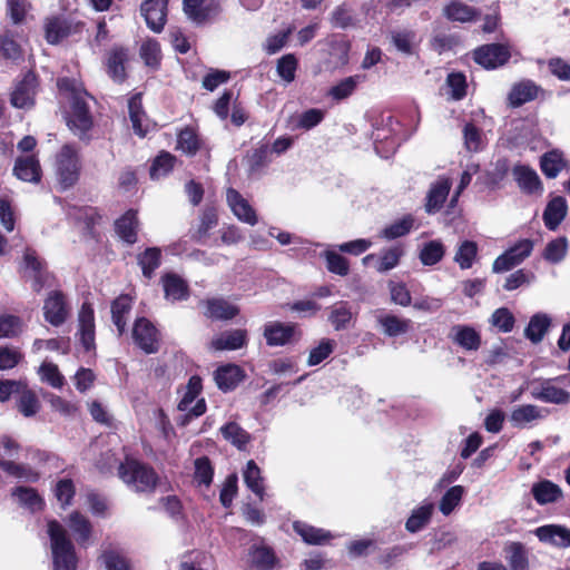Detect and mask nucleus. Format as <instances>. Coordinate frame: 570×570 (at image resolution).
Wrapping results in <instances>:
<instances>
[{
    "label": "nucleus",
    "instance_id": "obj_1",
    "mask_svg": "<svg viewBox=\"0 0 570 570\" xmlns=\"http://www.w3.org/2000/svg\"><path fill=\"white\" fill-rule=\"evenodd\" d=\"M58 87L72 91L71 111L68 117V126L80 139L88 138V131L92 128V117L89 111L86 98L88 95L75 87L73 81L68 78L58 80Z\"/></svg>",
    "mask_w": 570,
    "mask_h": 570
},
{
    "label": "nucleus",
    "instance_id": "obj_2",
    "mask_svg": "<svg viewBox=\"0 0 570 570\" xmlns=\"http://www.w3.org/2000/svg\"><path fill=\"white\" fill-rule=\"evenodd\" d=\"M118 475L136 492H150L158 482L157 473L153 468L130 458L119 464Z\"/></svg>",
    "mask_w": 570,
    "mask_h": 570
},
{
    "label": "nucleus",
    "instance_id": "obj_3",
    "mask_svg": "<svg viewBox=\"0 0 570 570\" xmlns=\"http://www.w3.org/2000/svg\"><path fill=\"white\" fill-rule=\"evenodd\" d=\"M48 533L51 540L53 570H76L77 559L73 546L63 527L57 521H50Z\"/></svg>",
    "mask_w": 570,
    "mask_h": 570
},
{
    "label": "nucleus",
    "instance_id": "obj_4",
    "mask_svg": "<svg viewBox=\"0 0 570 570\" xmlns=\"http://www.w3.org/2000/svg\"><path fill=\"white\" fill-rule=\"evenodd\" d=\"M78 150L71 145H63L56 157V176L62 189L72 187L80 176Z\"/></svg>",
    "mask_w": 570,
    "mask_h": 570
},
{
    "label": "nucleus",
    "instance_id": "obj_5",
    "mask_svg": "<svg viewBox=\"0 0 570 570\" xmlns=\"http://www.w3.org/2000/svg\"><path fill=\"white\" fill-rule=\"evenodd\" d=\"M202 390V379L197 375L191 376L177 405L178 411L183 413L179 419L181 425H186L190 419L198 417L206 412L205 399L198 397Z\"/></svg>",
    "mask_w": 570,
    "mask_h": 570
},
{
    "label": "nucleus",
    "instance_id": "obj_6",
    "mask_svg": "<svg viewBox=\"0 0 570 570\" xmlns=\"http://www.w3.org/2000/svg\"><path fill=\"white\" fill-rule=\"evenodd\" d=\"M533 246L534 243L531 239H520L495 258L492 264L493 273H504L520 265L531 255Z\"/></svg>",
    "mask_w": 570,
    "mask_h": 570
},
{
    "label": "nucleus",
    "instance_id": "obj_7",
    "mask_svg": "<svg viewBox=\"0 0 570 570\" xmlns=\"http://www.w3.org/2000/svg\"><path fill=\"white\" fill-rule=\"evenodd\" d=\"M38 91V80L33 72H27L18 80L10 95V102L16 108L30 109L35 105Z\"/></svg>",
    "mask_w": 570,
    "mask_h": 570
},
{
    "label": "nucleus",
    "instance_id": "obj_8",
    "mask_svg": "<svg viewBox=\"0 0 570 570\" xmlns=\"http://www.w3.org/2000/svg\"><path fill=\"white\" fill-rule=\"evenodd\" d=\"M263 335L268 346H283L298 338L301 332L295 324L268 322L264 325Z\"/></svg>",
    "mask_w": 570,
    "mask_h": 570
},
{
    "label": "nucleus",
    "instance_id": "obj_9",
    "mask_svg": "<svg viewBox=\"0 0 570 570\" xmlns=\"http://www.w3.org/2000/svg\"><path fill=\"white\" fill-rule=\"evenodd\" d=\"M45 320L52 326L62 325L70 313L65 295L59 291L50 292L43 303Z\"/></svg>",
    "mask_w": 570,
    "mask_h": 570
},
{
    "label": "nucleus",
    "instance_id": "obj_10",
    "mask_svg": "<svg viewBox=\"0 0 570 570\" xmlns=\"http://www.w3.org/2000/svg\"><path fill=\"white\" fill-rule=\"evenodd\" d=\"M560 379L539 380L533 382L531 395L535 400L552 404H566L570 400L569 393L556 383Z\"/></svg>",
    "mask_w": 570,
    "mask_h": 570
},
{
    "label": "nucleus",
    "instance_id": "obj_11",
    "mask_svg": "<svg viewBox=\"0 0 570 570\" xmlns=\"http://www.w3.org/2000/svg\"><path fill=\"white\" fill-rule=\"evenodd\" d=\"M132 338L137 346L145 353L151 354L158 351L159 337L157 328L147 318L141 317L135 322Z\"/></svg>",
    "mask_w": 570,
    "mask_h": 570
},
{
    "label": "nucleus",
    "instance_id": "obj_12",
    "mask_svg": "<svg viewBox=\"0 0 570 570\" xmlns=\"http://www.w3.org/2000/svg\"><path fill=\"white\" fill-rule=\"evenodd\" d=\"M183 9L189 20L203 24L219 12V0H184Z\"/></svg>",
    "mask_w": 570,
    "mask_h": 570
},
{
    "label": "nucleus",
    "instance_id": "obj_13",
    "mask_svg": "<svg viewBox=\"0 0 570 570\" xmlns=\"http://www.w3.org/2000/svg\"><path fill=\"white\" fill-rule=\"evenodd\" d=\"M510 58V50L501 43L484 45L474 51V60L487 69L504 65Z\"/></svg>",
    "mask_w": 570,
    "mask_h": 570
},
{
    "label": "nucleus",
    "instance_id": "obj_14",
    "mask_svg": "<svg viewBox=\"0 0 570 570\" xmlns=\"http://www.w3.org/2000/svg\"><path fill=\"white\" fill-rule=\"evenodd\" d=\"M168 0H145L140 11L147 26L154 32H160L164 29L167 17Z\"/></svg>",
    "mask_w": 570,
    "mask_h": 570
},
{
    "label": "nucleus",
    "instance_id": "obj_15",
    "mask_svg": "<svg viewBox=\"0 0 570 570\" xmlns=\"http://www.w3.org/2000/svg\"><path fill=\"white\" fill-rule=\"evenodd\" d=\"M548 411L534 404H522L512 409L509 421L512 426L525 429L547 416Z\"/></svg>",
    "mask_w": 570,
    "mask_h": 570
},
{
    "label": "nucleus",
    "instance_id": "obj_16",
    "mask_svg": "<svg viewBox=\"0 0 570 570\" xmlns=\"http://www.w3.org/2000/svg\"><path fill=\"white\" fill-rule=\"evenodd\" d=\"M78 334L82 346L87 351L95 348V316L90 304H82L78 315Z\"/></svg>",
    "mask_w": 570,
    "mask_h": 570
},
{
    "label": "nucleus",
    "instance_id": "obj_17",
    "mask_svg": "<svg viewBox=\"0 0 570 570\" xmlns=\"http://www.w3.org/2000/svg\"><path fill=\"white\" fill-rule=\"evenodd\" d=\"M538 539L558 548H570V529L560 524H547L534 530Z\"/></svg>",
    "mask_w": 570,
    "mask_h": 570
},
{
    "label": "nucleus",
    "instance_id": "obj_18",
    "mask_svg": "<svg viewBox=\"0 0 570 570\" xmlns=\"http://www.w3.org/2000/svg\"><path fill=\"white\" fill-rule=\"evenodd\" d=\"M449 338L465 351H478L481 346L480 333L469 325H453Z\"/></svg>",
    "mask_w": 570,
    "mask_h": 570
},
{
    "label": "nucleus",
    "instance_id": "obj_19",
    "mask_svg": "<svg viewBox=\"0 0 570 570\" xmlns=\"http://www.w3.org/2000/svg\"><path fill=\"white\" fill-rule=\"evenodd\" d=\"M23 272L33 278L32 287L36 292H40L50 278V275L43 271V263L35 252L29 249L23 255Z\"/></svg>",
    "mask_w": 570,
    "mask_h": 570
},
{
    "label": "nucleus",
    "instance_id": "obj_20",
    "mask_svg": "<svg viewBox=\"0 0 570 570\" xmlns=\"http://www.w3.org/2000/svg\"><path fill=\"white\" fill-rule=\"evenodd\" d=\"M228 206L234 215L242 222L254 226L257 223V216L253 207L235 189L229 188L226 193Z\"/></svg>",
    "mask_w": 570,
    "mask_h": 570
},
{
    "label": "nucleus",
    "instance_id": "obj_21",
    "mask_svg": "<svg viewBox=\"0 0 570 570\" xmlns=\"http://www.w3.org/2000/svg\"><path fill=\"white\" fill-rule=\"evenodd\" d=\"M513 177L519 188L527 194H541L542 183L537 171L525 165H517L513 168Z\"/></svg>",
    "mask_w": 570,
    "mask_h": 570
},
{
    "label": "nucleus",
    "instance_id": "obj_22",
    "mask_svg": "<svg viewBox=\"0 0 570 570\" xmlns=\"http://www.w3.org/2000/svg\"><path fill=\"white\" fill-rule=\"evenodd\" d=\"M248 564L256 570H269L276 562V557L263 541L254 543L248 550Z\"/></svg>",
    "mask_w": 570,
    "mask_h": 570
},
{
    "label": "nucleus",
    "instance_id": "obj_23",
    "mask_svg": "<svg viewBox=\"0 0 570 570\" xmlns=\"http://www.w3.org/2000/svg\"><path fill=\"white\" fill-rule=\"evenodd\" d=\"M452 181L448 177H440L434 184H432L428 196L425 210L428 213H435L443 206L448 195L450 193Z\"/></svg>",
    "mask_w": 570,
    "mask_h": 570
},
{
    "label": "nucleus",
    "instance_id": "obj_24",
    "mask_svg": "<svg viewBox=\"0 0 570 570\" xmlns=\"http://www.w3.org/2000/svg\"><path fill=\"white\" fill-rule=\"evenodd\" d=\"M13 173L17 178L28 183H39L41 179L40 164L35 156L17 158Z\"/></svg>",
    "mask_w": 570,
    "mask_h": 570
},
{
    "label": "nucleus",
    "instance_id": "obj_25",
    "mask_svg": "<svg viewBox=\"0 0 570 570\" xmlns=\"http://www.w3.org/2000/svg\"><path fill=\"white\" fill-rule=\"evenodd\" d=\"M128 61V50L122 47L112 48L107 56L106 66L108 75L117 82L126 78L125 65Z\"/></svg>",
    "mask_w": 570,
    "mask_h": 570
},
{
    "label": "nucleus",
    "instance_id": "obj_26",
    "mask_svg": "<svg viewBox=\"0 0 570 570\" xmlns=\"http://www.w3.org/2000/svg\"><path fill=\"white\" fill-rule=\"evenodd\" d=\"M567 212L568 205L563 197L557 196L552 198L543 212L546 227L550 230H556L566 217Z\"/></svg>",
    "mask_w": 570,
    "mask_h": 570
},
{
    "label": "nucleus",
    "instance_id": "obj_27",
    "mask_svg": "<svg viewBox=\"0 0 570 570\" xmlns=\"http://www.w3.org/2000/svg\"><path fill=\"white\" fill-rule=\"evenodd\" d=\"M45 38L50 45L59 43L71 33V23L60 17H51L45 21Z\"/></svg>",
    "mask_w": 570,
    "mask_h": 570
},
{
    "label": "nucleus",
    "instance_id": "obj_28",
    "mask_svg": "<svg viewBox=\"0 0 570 570\" xmlns=\"http://www.w3.org/2000/svg\"><path fill=\"white\" fill-rule=\"evenodd\" d=\"M165 298L171 302L186 299L189 295L187 283L176 274H166L161 277Z\"/></svg>",
    "mask_w": 570,
    "mask_h": 570
},
{
    "label": "nucleus",
    "instance_id": "obj_29",
    "mask_svg": "<svg viewBox=\"0 0 570 570\" xmlns=\"http://www.w3.org/2000/svg\"><path fill=\"white\" fill-rule=\"evenodd\" d=\"M246 344L245 330L226 331L214 337L210 342V348L215 351L237 350Z\"/></svg>",
    "mask_w": 570,
    "mask_h": 570
},
{
    "label": "nucleus",
    "instance_id": "obj_30",
    "mask_svg": "<svg viewBox=\"0 0 570 570\" xmlns=\"http://www.w3.org/2000/svg\"><path fill=\"white\" fill-rule=\"evenodd\" d=\"M379 325L385 335L395 337L406 334L411 328V320L402 318L393 314H379L376 316Z\"/></svg>",
    "mask_w": 570,
    "mask_h": 570
},
{
    "label": "nucleus",
    "instance_id": "obj_31",
    "mask_svg": "<svg viewBox=\"0 0 570 570\" xmlns=\"http://www.w3.org/2000/svg\"><path fill=\"white\" fill-rule=\"evenodd\" d=\"M539 91L540 88L533 81L523 80L512 87L509 94V102L512 107H520L535 99Z\"/></svg>",
    "mask_w": 570,
    "mask_h": 570
},
{
    "label": "nucleus",
    "instance_id": "obj_32",
    "mask_svg": "<svg viewBox=\"0 0 570 570\" xmlns=\"http://www.w3.org/2000/svg\"><path fill=\"white\" fill-rule=\"evenodd\" d=\"M347 302H338L330 307L328 322L336 331L346 330L355 318Z\"/></svg>",
    "mask_w": 570,
    "mask_h": 570
},
{
    "label": "nucleus",
    "instance_id": "obj_33",
    "mask_svg": "<svg viewBox=\"0 0 570 570\" xmlns=\"http://www.w3.org/2000/svg\"><path fill=\"white\" fill-rule=\"evenodd\" d=\"M205 305H206L205 315L208 318L216 320V321L232 320L239 312L237 306H235L222 298L208 299L205 302Z\"/></svg>",
    "mask_w": 570,
    "mask_h": 570
},
{
    "label": "nucleus",
    "instance_id": "obj_34",
    "mask_svg": "<svg viewBox=\"0 0 570 570\" xmlns=\"http://www.w3.org/2000/svg\"><path fill=\"white\" fill-rule=\"evenodd\" d=\"M131 306L132 302L128 295L118 296L111 304V317L119 335L125 333L127 315L130 313Z\"/></svg>",
    "mask_w": 570,
    "mask_h": 570
},
{
    "label": "nucleus",
    "instance_id": "obj_35",
    "mask_svg": "<svg viewBox=\"0 0 570 570\" xmlns=\"http://www.w3.org/2000/svg\"><path fill=\"white\" fill-rule=\"evenodd\" d=\"M531 492L539 504L552 503L562 497V491L559 485L549 480L534 483Z\"/></svg>",
    "mask_w": 570,
    "mask_h": 570
},
{
    "label": "nucleus",
    "instance_id": "obj_36",
    "mask_svg": "<svg viewBox=\"0 0 570 570\" xmlns=\"http://www.w3.org/2000/svg\"><path fill=\"white\" fill-rule=\"evenodd\" d=\"M244 482L247 488L255 493L259 500L264 499L265 485L262 471L254 460H249L246 463V468L243 472Z\"/></svg>",
    "mask_w": 570,
    "mask_h": 570
},
{
    "label": "nucleus",
    "instance_id": "obj_37",
    "mask_svg": "<svg viewBox=\"0 0 570 570\" xmlns=\"http://www.w3.org/2000/svg\"><path fill=\"white\" fill-rule=\"evenodd\" d=\"M243 379V371L239 366L228 364L219 367L215 372V381L220 390L228 391L234 389Z\"/></svg>",
    "mask_w": 570,
    "mask_h": 570
},
{
    "label": "nucleus",
    "instance_id": "obj_38",
    "mask_svg": "<svg viewBox=\"0 0 570 570\" xmlns=\"http://www.w3.org/2000/svg\"><path fill=\"white\" fill-rule=\"evenodd\" d=\"M116 232L120 238L128 244H134L137 240V215L134 210H128L119 219L116 220Z\"/></svg>",
    "mask_w": 570,
    "mask_h": 570
},
{
    "label": "nucleus",
    "instance_id": "obj_39",
    "mask_svg": "<svg viewBox=\"0 0 570 570\" xmlns=\"http://www.w3.org/2000/svg\"><path fill=\"white\" fill-rule=\"evenodd\" d=\"M18 411L26 417L36 415L40 409V402L33 391L22 385L16 400Z\"/></svg>",
    "mask_w": 570,
    "mask_h": 570
},
{
    "label": "nucleus",
    "instance_id": "obj_40",
    "mask_svg": "<svg viewBox=\"0 0 570 570\" xmlns=\"http://www.w3.org/2000/svg\"><path fill=\"white\" fill-rule=\"evenodd\" d=\"M293 528L295 532L301 535L306 543L309 544H323L332 538L330 532L301 521L294 522Z\"/></svg>",
    "mask_w": 570,
    "mask_h": 570
},
{
    "label": "nucleus",
    "instance_id": "obj_41",
    "mask_svg": "<svg viewBox=\"0 0 570 570\" xmlns=\"http://www.w3.org/2000/svg\"><path fill=\"white\" fill-rule=\"evenodd\" d=\"M550 325L551 318L547 314L538 313L531 317L524 330V335L532 343L537 344L542 341Z\"/></svg>",
    "mask_w": 570,
    "mask_h": 570
},
{
    "label": "nucleus",
    "instance_id": "obj_42",
    "mask_svg": "<svg viewBox=\"0 0 570 570\" xmlns=\"http://www.w3.org/2000/svg\"><path fill=\"white\" fill-rule=\"evenodd\" d=\"M223 438L236 446L238 450H243L250 441V435L236 422H228L220 428Z\"/></svg>",
    "mask_w": 570,
    "mask_h": 570
},
{
    "label": "nucleus",
    "instance_id": "obj_43",
    "mask_svg": "<svg viewBox=\"0 0 570 570\" xmlns=\"http://www.w3.org/2000/svg\"><path fill=\"white\" fill-rule=\"evenodd\" d=\"M505 560L512 570L528 569V554L525 548L520 542H510L504 548Z\"/></svg>",
    "mask_w": 570,
    "mask_h": 570
},
{
    "label": "nucleus",
    "instance_id": "obj_44",
    "mask_svg": "<svg viewBox=\"0 0 570 570\" xmlns=\"http://www.w3.org/2000/svg\"><path fill=\"white\" fill-rule=\"evenodd\" d=\"M540 167L542 173L548 178H556L559 173L566 167V160L562 153L559 150H552L546 153L540 160Z\"/></svg>",
    "mask_w": 570,
    "mask_h": 570
},
{
    "label": "nucleus",
    "instance_id": "obj_45",
    "mask_svg": "<svg viewBox=\"0 0 570 570\" xmlns=\"http://www.w3.org/2000/svg\"><path fill=\"white\" fill-rule=\"evenodd\" d=\"M404 250L401 246H393L385 250H383L376 262V271L379 273H386L393 268H395L401 257L403 256Z\"/></svg>",
    "mask_w": 570,
    "mask_h": 570
},
{
    "label": "nucleus",
    "instance_id": "obj_46",
    "mask_svg": "<svg viewBox=\"0 0 570 570\" xmlns=\"http://www.w3.org/2000/svg\"><path fill=\"white\" fill-rule=\"evenodd\" d=\"M444 14L452 21L468 22L476 17V11L465 3L453 1L444 8Z\"/></svg>",
    "mask_w": 570,
    "mask_h": 570
},
{
    "label": "nucleus",
    "instance_id": "obj_47",
    "mask_svg": "<svg viewBox=\"0 0 570 570\" xmlns=\"http://www.w3.org/2000/svg\"><path fill=\"white\" fill-rule=\"evenodd\" d=\"M413 225L414 217L412 215H406L403 218L386 226L381 232V237L389 240L402 237L410 233V230L413 228Z\"/></svg>",
    "mask_w": 570,
    "mask_h": 570
},
{
    "label": "nucleus",
    "instance_id": "obj_48",
    "mask_svg": "<svg viewBox=\"0 0 570 570\" xmlns=\"http://www.w3.org/2000/svg\"><path fill=\"white\" fill-rule=\"evenodd\" d=\"M140 57L145 65L157 69L161 60L160 45L155 39H147L140 46Z\"/></svg>",
    "mask_w": 570,
    "mask_h": 570
},
{
    "label": "nucleus",
    "instance_id": "obj_49",
    "mask_svg": "<svg viewBox=\"0 0 570 570\" xmlns=\"http://www.w3.org/2000/svg\"><path fill=\"white\" fill-rule=\"evenodd\" d=\"M433 504L428 503L415 509L406 521V530L414 533L420 531L431 518Z\"/></svg>",
    "mask_w": 570,
    "mask_h": 570
},
{
    "label": "nucleus",
    "instance_id": "obj_50",
    "mask_svg": "<svg viewBox=\"0 0 570 570\" xmlns=\"http://www.w3.org/2000/svg\"><path fill=\"white\" fill-rule=\"evenodd\" d=\"M0 468L11 476L24 479L27 481H36L38 473L30 466L16 463L13 460L0 459Z\"/></svg>",
    "mask_w": 570,
    "mask_h": 570
},
{
    "label": "nucleus",
    "instance_id": "obj_51",
    "mask_svg": "<svg viewBox=\"0 0 570 570\" xmlns=\"http://www.w3.org/2000/svg\"><path fill=\"white\" fill-rule=\"evenodd\" d=\"M161 253L157 247L147 248L138 256V264L142 269L144 276L150 278L156 268L160 265Z\"/></svg>",
    "mask_w": 570,
    "mask_h": 570
},
{
    "label": "nucleus",
    "instance_id": "obj_52",
    "mask_svg": "<svg viewBox=\"0 0 570 570\" xmlns=\"http://www.w3.org/2000/svg\"><path fill=\"white\" fill-rule=\"evenodd\" d=\"M445 254V248L440 240H431L426 243L421 252L420 259L425 266H432L439 263Z\"/></svg>",
    "mask_w": 570,
    "mask_h": 570
},
{
    "label": "nucleus",
    "instance_id": "obj_53",
    "mask_svg": "<svg viewBox=\"0 0 570 570\" xmlns=\"http://www.w3.org/2000/svg\"><path fill=\"white\" fill-rule=\"evenodd\" d=\"M478 245L472 240L462 242L454 255V262L459 264L462 269L470 268L476 257Z\"/></svg>",
    "mask_w": 570,
    "mask_h": 570
},
{
    "label": "nucleus",
    "instance_id": "obj_54",
    "mask_svg": "<svg viewBox=\"0 0 570 570\" xmlns=\"http://www.w3.org/2000/svg\"><path fill=\"white\" fill-rule=\"evenodd\" d=\"M69 527L80 544L88 541L91 533V525L83 515L78 512L71 513L69 517Z\"/></svg>",
    "mask_w": 570,
    "mask_h": 570
},
{
    "label": "nucleus",
    "instance_id": "obj_55",
    "mask_svg": "<svg viewBox=\"0 0 570 570\" xmlns=\"http://www.w3.org/2000/svg\"><path fill=\"white\" fill-rule=\"evenodd\" d=\"M298 61L293 53H287L279 58L276 63V72L286 83L295 80Z\"/></svg>",
    "mask_w": 570,
    "mask_h": 570
},
{
    "label": "nucleus",
    "instance_id": "obj_56",
    "mask_svg": "<svg viewBox=\"0 0 570 570\" xmlns=\"http://www.w3.org/2000/svg\"><path fill=\"white\" fill-rule=\"evenodd\" d=\"M38 374L42 382L48 383L55 389H61L65 385L63 375L58 366L51 362H43L38 370Z\"/></svg>",
    "mask_w": 570,
    "mask_h": 570
},
{
    "label": "nucleus",
    "instance_id": "obj_57",
    "mask_svg": "<svg viewBox=\"0 0 570 570\" xmlns=\"http://www.w3.org/2000/svg\"><path fill=\"white\" fill-rule=\"evenodd\" d=\"M194 480L199 485L209 487L213 481L214 468L207 456L197 458L194 461Z\"/></svg>",
    "mask_w": 570,
    "mask_h": 570
},
{
    "label": "nucleus",
    "instance_id": "obj_58",
    "mask_svg": "<svg viewBox=\"0 0 570 570\" xmlns=\"http://www.w3.org/2000/svg\"><path fill=\"white\" fill-rule=\"evenodd\" d=\"M128 108H129V117L132 122V128H134L135 132L141 137L145 136L146 131H145L144 125H142V121L145 118V112L141 107V98L139 95L134 96L129 100Z\"/></svg>",
    "mask_w": 570,
    "mask_h": 570
},
{
    "label": "nucleus",
    "instance_id": "obj_59",
    "mask_svg": "<svg viewBox=\"0 0 570 570\" xmlns=\"http://www.w3.org/2000/svg\"><path fill=\"white\" fill-rule=\"evenodd\" d=\"M12 494L17 497L18 502L22 507L29 509L31 512L41 510L42 508V500L33 489L18 488Z\"/></svg>",
    "mask_w": 570,
    "mask_h": 570
},
{
    "label": "nucleus",
    "instance_id": "obj_60",
    "mask_svg": "<svg viewBox=\"0 0 570 570\" xmlns=\"http://www.w3.org/2000/svg\"><path fill=\"white\" fill-rule=\"evenodd\" d=\"M176 158L169 153H161L157 156L150 167V177L153 179H158L160 177L166 176L173 168Z\"/></svg>",
    "mask_w": 570,
    "mask_h": 570
},
{
    "label": "nucleus",
    "instance_id": "obj_61",
    "mask_svg": "<svg viewBox=\"0 0 570 570\" xmlns=\"http://www.w3.org/2000/svg\"><path fill=\"white\" fill-rule=\"evenodd\" d=\"M490 323L500 332L509 333L513 330L515 320L508 308L500 307L492 313Z\"/></svg>",
    "mask_w": 570,
    "mask_h": 570
},
{
    "label": "nucleus",
    "instance_id": "obj_62",
    "mask_svg": "<svg viewBox=\"0 0 570 570\" xmlns=\"http://www.w3.org/2000/svg\"><path fill=\"white\" fill-rule=\"evenodd\" d=\"M392 303L406 307L412 303L411 293L403 282L390 281L387 283Z\"/></svg>",
    "mask_w": 570,
    "mask_h": 570
},
{
    "label": "nucleus",
    "instance_id": "obj_63",
    "mask_svg": "<svg viewBox=\"0 0 570 570\" xmlns=\"http://www.w3.org/2000/svg\"><path fill=\"white\" fill-rule=\"evenodd\" d=\"M567 248H568L567 238H564V237L556 238V239L551 240L550 243H548V245L544 249V253H543V257L548 262L559 263L564 258V256L567 254Z\"/></svg>",
    "mask_w": 570,
    "mask_h": 570
},
{
    "label": "nucleus",
    "instance_id": "obj_64",
    "mask_svg": "<svg viewBox=\"0 0 570 570\" xmlns=\"http://www.w3.org/2000/svg\"><path fill=\"white\" fill-rule=\"evenodd\" d=\"M463 493L464 489L461 485L450 488L441 499L440 511L444 515H449L459 505Z\"/></svg>",
    "mask_w": 570,
    "mask_h": 570
}]
</instances>
